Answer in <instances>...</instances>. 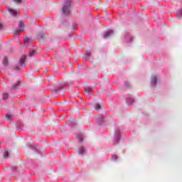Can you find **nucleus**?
Listing matches in <instances>:
<instances>
[{
    "instance_id": "4468645a",
    "label": "nucleus",
    "mask_w": 182,
    "mask_h": 182,
    "mask_svg": "<svg viewBox=\"0 0 182 182\" xmlns=\"http://www.w3.org/2000/svg\"><path fill=\"white\" fill-rule=\"evenodd\" d=\"M134 102V100H133V99H129L127 100V103L128 105H133V102Z\"/></svg>"
},
{
    "instance_id": "423d86ee",
    "label": "nucleus",
    "mask_w": 182,
    "mask_h": 182,
    "mask_svg": "<svg viewBox=\"0 0 182 182\" xmlns=\"http://www.w3.org/2000/svg\"><path fill=\"white\" fill-rule=\"evenodd\" d=\"M156 83H157V77L156 76H153L151 77V85H156Z\"/></svg>"
},
{
    "instance_id": "aec40b11",
    "label": "nucleus",
    "mask_w": 182,
    "mask_h": 182,
    "mask_svg": "<svg viewBox=\"0 0 182 182\" xmlns=\"http://www.w3.org/2000/svg\"><path fill=\"white\" fill-rule=\"evenodd\" d=\"M99 122H106V119H105V118H100V119H99Z\"/></svg>"
},
{
    "instance_id": "2eb2a0df",
    "label": "nucleus",
    "mask_w": 182,
    "mask_h": 182,
    "mask_svg": "<svg viewBox=\"0 0 182 182\" xmlns=\"http://www.w3.org/2000/svg\"><path fill=\"white\" fill-rule=\"evenodd\" d=\"M34 55H36V51L35 50L30 52L28 54L29 56H33Z\"/></svg>"
},
{
    "instance_id": "ddd939ff",
    "label": "nucleus",
    "mask_w": 182,
    "mask_h": 182,
    "mask_svg": "<svg viewBox=\"0 0 182 182\" xmlns=\"http://www.w3.org/2000/svg\"><path fill=\"white\" fill-rule=\"evenodd\" d=\"M90 55V50H87L86 51V53L85 54H84V55H83V58H86L87 56H89Z\"/></svg>"
},
{
    "instance_id": "5701e85b",
    "label": "nucleus",
    "mask_w": 182,
    "mask_h": 182,
    "mask_svg": "<svg viewBox=\"0 0 182 182\" xmlns=\"http://www.w3.org/2000/svg\"><path fill=\"white\" fill-rule=\"evenodd\" d=\"M14 69H15V70H19L20 68H19V67H16Z\"/></svg>"
},
{
    "instance_id": "a211bd4d",
    "label": "nucleus",
    "mask_w": 182,
    "mask_h": 182,
    "mask_svg": "<svg viewBox=\"0 0 182 182\" xmlns=\"http://www.w3.org/2000/svg\"><path fill=\"white\" fill-rule=\"evenodd\" d=\"M15 4H22V0H14Z\"/></svg>"
},
{
    "instance_id": "f3484780",
    "label": "nucleus",
    "mask_w": 182,
    "mask_h": 182,
    "mask_svg": "<svg viewBox=\"0 0 182 182\" xmlns=\"http://www.w3.org/2000/svg\"><path fill=\"white\" fill-rule=\"evenodd\" d=\"M6 118L7 119V120H12V115L11 114H7L6 116Z\"/></svg>"
},
{
    "instance_id": "f03ea898",
    "label": "nucleus",
    "mask_w": 182,
    "mask_h": 182,
    "mask_svg": "<svg viewBox=\"0 0 182 182\" xmlns=\"http://www.w3.org/2000/svg\"><path fill=\"white\" fill-rule=\"evenodd\" d=\"M23 31H25V25L23 22L20 21L18 28L16 30L15 33H20L21 32H23Z\"/></svg>"
},
{
    "instance_id": "412c9836",
    "label": "nucleus",
    "mask_w": 182,
    "mask_h": 182,
    "mask_svg": "<svg viewBox=\"0 0 182 182\" xmlns=\"http://www.w3.org/2000/svg\"><path fill=\"white\" fill-rule=\"evenodd\" d=\"M27 42H29V38H26L24 40V43H27Z\"/></svg>"
},
{
    "instance_id": "1a4fd4ad",
    "label": "nucleus",
    "mask_w": 182,
    "mask_h": 182,
    "mask_svg": "<svg viewBox=\"0 0 182 182\" xmlns=\"http://www.w3.org/2000/svg\"><path fill=\"white\" fill-rule=\"evenodd\" d=\"M18 85H19V81L16 82V84L14 85H12L11 89H13V90L18 89Z\"/></svg>"
},
{
    "instance_id": "f257e3e1",
    "label": "nucleus",
    "mask_w": 182,
    "mask_h": 182,
    "mask_svg": "<svg viewBox=\"0 0 182 182\" xmlns=\"http://www.w3.org/2000/svg\"><path fill=\"white\" fill-rule=\"evenodd\" d=\"M67 4L63 6V14L69 15L70 14V1H67Z\"/></svg>"
},
{
    "instance_id": "9d476101",
    "label": "nucleus",
    "mask_w": 182,
    "mask_h": 182,
    "mask_svg": "<svg viewBox=\"0 0 182 182\" xmlns=\"http://www.w3.org/2000/svg\"><path fill=\"white\" fill-rule=\"evenodd\" d=\"M9 156V152H8V151H6L4 154L3 157L4 159H8Z\"/></svg>"
},
{
    "instance_id": "9b49d317",
    "label": "nucleus",
    "mask_w": 182,
    "mask_h": 182,
    "mask_svg": "<svg viewBox=\"0 0 182 182\" xmlns=\"http://www.w3.org/2000/svg\"><path fill=\"white\" fill-rule=\"evenodd\" d=\"M8 97H9V95L8 93H5L3 95V100H6V99H8Z\"/></svg>"
},
{
    "instance_id": "4be33fe9",
    "label": "nucleus",
    "mask_w": 182,
    "mask_h": 182,
    "mask_svg": "<svg viewBox=\"0 0 182 182\" xmlns=\"http://www.w3.org/2000/svg\"><path fill=\"white\" fill-rule=\"evenodd\" d=\"M78 140H80V141H82V140H83V137H80V138H78Z\"/></svg>"
},
{
    "instance_id": "7ed1b4c3",
    "label": "nucleus",
    "mask_w": 182,
    "mask_h": 182,
    "mask_svg": "<svg viewBox=\"0 0 182 182\" xmlns=\"http://www.w3.org/2000/svg\"><path fill=\"white\" fill-rule=\"evenodd\" d=\"M26 59V57L25 56H22L18 62V66L19 68H24L25 65H23L25 63V60Z\"/></svg>"
},
{
    "instance_id": "f8f14e48",
    "label": "nucleus",
    "mask_w": 182,
    "mask_h": 182,
    "mask_svg": "<svg viewBox=\"0 0 182 182\" xmlns=\"http://www.w3.org/2000/svg\"><path fill=\"white\" fill-rule=\"evenodd\" d=\"M101 107H102V105H100V104H97L95 105V110H100Z\"/></svg>"
},
{
    "instance_id": "39448f33",
    "label": "nucleus",
    "mask_w": 182,
    "mask_h": 182,
    "mask_svg": "<svg viewBox=\"0 0 182 182\" xmlns=\"http://www.w3.org/2000/svg\"><path fill=\"white\" fill-rule=\"evenodd\" d=\"M110 35H113V31L112 30H109L108 31H106L104 34L105 39H107L108 36H110Z\"/></svg>"
},
{
    "instance_id": "dca6fc26",
    "label": "nucleus",
    "mask_w": 182,
    "mask_h": 182,
    "mask_svg": "<svg viewBox=\"0 0 182 182\" xmlns=\"http://www.w3.org/2000/svg\"><path fill=\"white\" fill-rule=\"evenodd\" d=\"M38 39H43L45 38L44 34H38Z\"/></svg>"
},
{
    "instance_id": "b1692460",
    "label": "nucleus",
    "mask_w": 182,
    "mask_h": 182,
    "mask_svg": "<svg viewBox=\"0 0 182 182\" xmlns=\"http://www.w3.org/2000/svg\"><path fill=\"white\" fill-rule=\"evenodd\" d=\"M2 28V23H0V29Z\"/></svg>"
},
{
    "instance_id": "6ab92c4d",
    "label": "nucleus",
    "mask_w": 182,
    "mask_h": 182,
    "mask_svg": "<svg viewBox=\"0 0 182 182\" xmlns=\"http://www.w3.org/2000/svg\"><path fill=\"white\" fill-rule=\"evenodd\" d=\"M83 153H85V149H83V148H80V154H83Z\"/></svg>"
},
{
    "instance_id": "20e7f679",
    "label": "nucleus",
    "mask_w": 182,
    "mask_h": 182,
    "mask_svg": "<svg viewBox=\"0 0 182 182\" xmlns=\"http://www.w3.org/2000/svg\"><path fill=\"white\" fill-rule=\"evenodd\" d=\"M9 12L10 14H11V15H13V16H17L18 15H19V11H18V10H14L12 9H9Z\"/></svg>"
},
{
    "instance_id": "0eeeda50",
    "label": "nucleus",
    "mask_w": 182,
    "mask_h": 182,
    "mask_svg": "<svg viewBox=\"0 0 182 182\" xmlns=\"http://www.w3.org/2000/svg\"><path fill=\"white\" fill-rule=\"evenodd\" d=\"M3 65H4V66H8L9 65L7 57H4Z\"/></svg>"
},
{
    "instance_id": "6e6552de",
    "label": "nucleus",
    "mask_w": 182,
    "mask_h": 182,
    "mask_svg": "<svg viewBox=\"0 0 182 182\" xmlns=\"http://www.w3.org/2000/svg\"><path fill=\"white\" fill-rule=\"evenodd\" d=\"M92 90H93L89 87H87L85 89V93H87V95H89V93H92Z\"/></svg>"
}]
</instances>
